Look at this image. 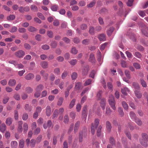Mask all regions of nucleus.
I'll return each instance as SVG.
<instances>
[{
	"mask_svg": "<svg viewBox=\"0 0 148 148\" xmlns=\"http://www.w3.org/2000/svg\"><path fill=\"white\" fill-rule=\"evenodd\" d=\"M95 73L96 71H92L90 73L89 77L93 78H94Z\"/></svg>",
	"mask_w": 148,
	"mask_h": 148,
	"instance_id": "obj_57",
	"label": "nucleus"
},
{
	"mask_svg": "<svg viewBox=\"0 0 148 148\" xmlns=\"http://www.w3.org/2000/svg\"><path fill=\"white\" fill-rule=\"evenodd\" d=\"M77 75L76 73L73 72L71 75V77L72 79L75 80L76 79L77 77Z\"/></svg>",
	"mask_w": 148,
	"mask_h": 148,
	"instance_id": "obj_41",
	"label": "nucleus"
},
{
	"mask_svg": "<svg viewBox=\"0 0 148 148\" xmlns=\"http://www.w3.org/2000/svg\"><path fill=\"white\" fill-rule=\"evenodd\" d=\"M78 51L76 49L75 47H73L71 50V53L74 55L76 54L77 53Z\"/></svg>",
	"mask_w": 148,
	"mask_h": 148,
	"instance_id": "obj_60",
	"label": "nucleus"
},
{
	"mask_svg": "<svg viewBox=\"0 0 148 148\" xmlns=\"http://www.w3.org/2000/svg\"><path fill=\"white\" fill-rule=\"evenodd\" d=\"M132 86L134 89V90H136L137 91L140 90V89L139 85V84L137 83L133 82L132 83Z\"/></svg>",
	"mask_w": 148,
	"mask_h": 148,
	"instance_id": "obj_9",
	"label": "nucleus"
},
{
	"mask_svg": "<svg viewBox=\"0 0 148 148\" xmlns=\"http://www.w3.org/2000/svg\"><path fill=\"white\" fill-rule=\"evenodd\" d=\"M98 38L100 41H105L106 40V36L104 34H100Z\"/></svg>",
	"mask_w": 148,
	"mask_h": 148,
	"instance_id": "obj_20",
	"label": "nucleus"
},
{
	"mask_svg": "<svg viewBox=\"0 0 148 148\" xmlns=\"http://www.w3.org/2000/svg\"><path fill=\"white\" fill-rule=\"evenodd\" d=\"M88 60L89 62L93 64L95 63L96 60L94 54L91 53L90 54Z\"/></svg>",
	"mask_w": 148,
	"mask_h": 148,
	"instance_id": "obj_5",
	"label": "nucleus"
},
{
	"mask_svg": "<svg viewBox=\"0 0 148 148\" xmlns=\"http://www.w3.org/2000/svg\"><path fill=\"white\" fill-rule=\"evenodd\" d=\"M81 83L78 82L76 83L75 86V89L77 90H78L80 89L81 87Z\"/></svg>",
	"mask_w": 148,
	"mask_h": 148,
	"instance_id": "obj_30",
	"label": "nucleus"
},
{
	"mask_svg": "<svg viewBox=\"0 0 148 148\" xmlns=\"http://www.w3.org/2000/svg\"><path fill=\"white\" fill-rule=\"evenodd\" d=\"M25 54V52L22 50H19L15 52V56L19 58L23 57Z\"/></svg>",
	"mask_w": 148,
	"mask_h": 148,
	"instance_id": "obj_4",
	"label": "nucleus"
},
{
	"mask_svg": "<svg viewBox=\"0 0 148 148\" xmlns=\"http://www.w3.org/2000/svg\"><path fill=\"white\" fill-rule=\"evenodd\" d=\"M144 76V75L143 74H141V77H142L140 79V83L142 85V86L144 87H147V84L146 82L145 81L143 78Z\"/></svg>",
	"mask_w": 148,
	"mask_h": 148,
	"instance_id": "obj_6",
	"label": "nucleus"
},
{
	"mask_svg": "<svg viewBox=\"0 0 148 148\" xmlns=\"http://www.w3.org/2000/svg\"><path fill=\"white\" fill-rule=\"evenodd\" d=\"M106 102V101L104 98H102L101 99L100 103L101 106L103 110L105 108Z\"/></svg>",
	"mask_w": 148,
	"mask_h": 148,
	"instance_id": "obj_12",
	"label": "nucleus"
},
{
	"mask_svg": "<svg viewBox=\"0 0 148 148\" xmlns=\"http://www.w3.org/2000/svg\"><path fill=\"white\" fill-rule=\"evenodd\" d=\"M134 121L139 126H141L142 124V122L137 117Z\"/></svg>",
	"mask_w": 148,
	"mask_h": 148,
	"instance_id": "obj_23",
	"label": "nucleus"
},
{
	"mask_svg": "<svg viewBox=\"0 0 148 148\" xmlns=\"http://www.w3.org/2000/svg\"><path fill=\"white\" fill-rule=\"evenodd\" d=\"M134 93L136 96L139 99L140 98L142 97V94L140 92V90H134Z\"/></svg>",
	"mask_w": 148,
	"mask_h": 148,
	"instance_id": "obj_15",
	"label": "nucleus"
},
{
	"mask_svg": "<svg viewBox=\"0 0 148 148\" xmlns=\"http://www.w3.org/2000/svg\"><path fill=\"white\" fill-rule=\"evenodd\" d=\"M15 16L14 15H10L7 17V19L8 21L13 20L15 19Z\"/></svg>",
	"mask_w": 148,
	"mask_h": 148,
	"instance_id": "obj_35",
	"label": "nucleus"
},
{
	"mask_svg": "<svg viewBox=\"0 0 148 148\" xmlns=\"http://www.w3.org/2000/svg\"><path fill=\"white\" fill-rule=\"evenodd\" d=\"M28 129V124L26 123H24L23 125L24 132H25V133L26 132Z\"/></svg>",
	"mask_w": 148,
	"mask_h": 148,
	"instance_id": "obj_40",
	"label": "nucleus"
},
{
	"mask_svg": "<svg viewBox=\"0 0 148 148\" xmlns=\"http://www.w3.org/2000/svg\"><path fill=\"white\" fill-rule=\"evenodd\" d=\"M139 25L140 27H143V28L141 30L142 33L145 36L148 37V32L147 31V28L142 23H140Z\"/></svg>",
	"mask_w": 148,
	"mask_h": 148,
	"instance_id": "obj_3",
	"label": "nucleus"
},
{
	"mask_svg": "<svg viewBox=\"0 0 148 148\" xmlns=\"http://www.w3.org/2000/svg\"><path fill=\"white\" fill-rule=\"evenodd\" d=\"M130 116L131 118V119L133 120L134 121L136 118V114L133 112H131L130 113Z\"/></svg>",
	"mask_w": 148,
	"mask_h": 148,
	"instance_id": "obj_17",
	"label": "nucleus"
},
{
	"mask_svg": "<svg viewBox=\"0 0 148 148\" xmlns=\"http://www.w3.org/2000/svg\"><path fill=\"white\" fill-rule=\"evenodd\" d=\"M108 103L112 108L114 110H116V102L114 97L112 95H110L109 96L108 100Z\"/></svg>",
	"mask_w": 148,
	"mask_h": 148,
	"instance_id": "obj_1",
	"label": "nucleus"
},
{
	"mask_svg": "<svg viewBox=\"0 0 148 148\" xmlns=\"http://www.w3.org/2000/svg\"><path fill=\"white\" fill-rule=\"evenodd\" d=\"M24 47L27 50H29L31 48L30 45L27 43L24 44Z\"/></svg>",
	"mask_w": 148,
	"mask_h": 148,
	"instance_id": "obj_59",
	"label": "nucleus"
},
{
	"mask_svg": "<svg viewBox=\"0 0 148 148\" xmlns=\"http://www.w3.org/2000/svg\"><path fill=\"white\" fill-rule=\"evenodd\" d=\"M106 128L108 131L110 132V131L112 126L110 123L109 121L106 122Z\"/></svg>",
	"mask_w": 148,
	"mask_h": 148,
	"instance_id": "obj_18",
	"label": "nucleus"
},
{
	"mask_svg": "<svg viewBox=\"0 0 148 148\" xmlns=\"http://www.w3.org/2000/svg\"><path fill=\"white\" fill-rule=\"evenodd\" d=\"M75 101L76 99H73L71 101L69 105V108L70 109H71L75 105Z\"/></svg>",
	"mask_w": 148,
	"mask_h": 148,
	"instance_id": "obj_22",
	"label": "nucleus"
},
{
	"mask_svg": "<svg viewBox=\"0 0 148 148\" xmlns=\"http://www.w3.org/2000/svg\"><path fill=\"white\" fill-rule=\"evenodd\" d=\"M14 98L17 100H19L20 99V97L19 95L18 94H15L14 96Z\"/></svg>",
	"mask_w": 148,
	"mask_h": 148,
	"instance_id": "obj_64",
	"label": "nucleus"
},
{
	"mask_svg": "<svg viewBox=\"0 0 148 148\" xmlns=\"http://www.w3.org/2000/svg\"><path fill=\"white\" fill-rule=\"evenodd\" d=\"M121 64L123 68H126L127 67V63L125 61L123 60L121 61Z\"/></svg>",
	"mask_w": 148,
	"mask_h": 148,
	"instance_id": "obj_37",
	"label": "nucleus"
},
{
	"mask_svg": "<svg viewBox=\"0 0 148 148\" xmlns=\"http://www.w3.org/2000/svg\"><path fill=\"white\" fill-rule=\"evenodd\" d=\"M88 67L84 69L82 72L83 75H87L88 71Z\"/></svg>",
	"mask_w": 148,
	"mask_h": 148,
	"instance_id": "obj_46",
	"label": "nucleus"
},
{
	"mask_svg": "<svg viewBox=\"0 0 148 148\" xmlns=\"http://www.w3.org/2000/svg\"><path fill=\"white\" fill-rule=\"evenodd\" d=\"M122 106L124 109L125 110H127L128 108V106L126 102L124 101L122 102Z\"/></svg>",
	"mask_w": 148,
	"mask_h": 148,
	"instance_id": "obj_32",
	"label": "nucleus"
},
{
	"mask_svg": "<svg viewBox=\"0 0 148 148\" xmlns=\"http://www.w3.org/2000/svg\"><path fill=\"white\" fill-rule=\"evenodd\" d=\"M42 139V136L41 135H39L36 138V141L37 143H39L41 141Z\"/></svg>",
	"mask_w": 148,
	"mask_h": 148,
	"instance_id": "obj_49",
	"label": "nucleus"
},
{
	"mask_svg": "<svg viewBox=\"0 0 148 148\" xmlns=\"http://www.w3.org/2000/svg\"><path fill=\"white\" fill-rule=\"evenodd\" d=\"M12 119L9 117L7 119L6 121V123L7 125H10L12 123Z\"/></svg>",
	"mask_w": 148,
	"mask_h": 148,
	"instance_id": "obj_26",
	"label": "nucleus"
},
{
	"mask_svg": "<svg viewBox=\"0 0 148 148\" xmlns=\"http://www.w3.org/2000/svg\"><path fill=\"white\" fill-rule=\"evenodd\" d=\"M148 140L140 139V144L144 147H147L148 145L147 142Z\"/></svg>",
	"mask_w": 148,
	"mask_h": 148,
	"instance_id": "obj_13",
	"label": "nucleus"
},
{
	"mask_svg": "<svg viewBox=\"0 0 148 148\" xmlns=\"http://www.w3.org/2000/svg\"><path fill=\"white\" fill-rule=\"evenodd\" d=\"M108 43L107 42H105L103 44H102L100 47V50L101 51H102L105 48L106 46L108 45Z\"/></svg>",
	"mask_w": 148,
	"mask_h": 148,
	"instance_id": "obj_58",
	"label": "nucleus"
},
{
	"mask_svg": "<svg viewBox=\"0 0 148 148\" xmlns=\"http://www.w3.org/2000/svg\"><path fill=\"white\" fill-rule=\"evenodd\" d=\"M28 30L29 32H34L37 31L36 28L32 26H29L28 28Z\"/></svg>",
	"mask_w": 148,
	"mask_h": 148,
	"instance_id": "obj_19",
	"label": "nucleus"
},
{
	"mask_svg": "<svg viewBox=\"0 0 148 148\" xmlns=\"http://www.w3.org/2000/svg\"><path fill=\"white\" fill-rule=\"evenodd\" d=\"M102 127L101 125L99 126L97 130V135L98 136H99L101 135V130Z\"/></svg>",
	"mask_w": 148,
	"mask_h": 148,
	"instance_id": "obj_52",
	"label": "nucleus"
},
{
	"mask_svg": "<svg viewBox=\"0 0 148 148\" xmlns=\"http://www.w3.org/2000/svg\"><path fill=\"white\" fill-rule=\"evenodd\" d=\"M28 114L26 113L24 114L22 116V119L24 121L26 120L28 118Z\"/></svg>",
	"mask_w": 148,
	"mask_h": 148,
	"instance_id": "obj_63",
	"label": "nucleus"
},
{
	"mask_svg": "<svg viewBox=\"0 0 148 148\" xmlns=\"http://www.w3.org/2000/svg\"><path fill=\"white\" fill-rule=\"evenodd\" d=\"M40 128L37 127L34 132V135H37L40 132Z\"/></svg>",
	"mask_w": 148,
	"mask_h": 148,
	"instance_id": "obj_47",
	"label": "nucleus"
},
{
	"mask_svg": "<svg viewBox=\"0 0 148 148\" xmlns=\"http://www.w3.org/2000/svg\"><path fill=\"white\" fill-rule=\"evenodd\" d=\"M17 30V27L16 26H13L11 29L10 30V32L11 33H14L16 32Z\"/></svg>",
	"mask_w": 148,
	"mask_h": 148,
	"instance_id": "obj_53",
	"label": "nucleus"
},
{
	"mask_svg": "<svg viewBox=\"0 0 148 148\" xmlns=\"http://www.w3.org/2000/svg\"><path fill=\"white\" fill-rule=\"evenodd\" d=\"M46 115L48 116H50L51 113V109L50 107L49 106H47L46 108Z\"/></svg>",
	"mask_w": 148,
	"mask_h": 148,
	"instance_id": "obj_11",
	"label": "nucleus"
},
{
	"mask_svg": "<svg viewBox=\"0 0 148 148\" xmlns=\"http://www.w3.org/2000/svg\"><path fill=\"white\" fill-rule=\"evenodd\" d=\"M58 115V110L56 109L55 110L53 115V119H54L55 118L57 117Z\"/></svg>",
	"mask_w": 148,
	"mask_h": 148,
	"instance_id": "obj_51",
	"label": "nucleus"
},
{
	"mask_svg": "<svg viewBox=\"0 0 148 148\" xmlns=\"http://www.w3.org/2000/svg\"><path fill=\"white\" fill-rule=\"evenodd\" d=\"M57 45V43L55 41H52L51 44V46L53 48H55Z\"/></svg>",
	"mask_w": 148,
	"mask_h": 148,
	"instance_id": "obj_44",
	"label": "nucleus"
},
{
	"mask_svg": "<svg viewBox=\"0 0 148 148\" xmlns=\"http://www.w3.org/2000/svg\"><path fill=\"white\" fill-rule=\"evenodd\" d=\"M25 140L23 139L20 140L19 142V148H24V146Z\"/></svg>",
	"mask_w": 148,
	"mask_h": 148,
	"instance_id": "obj_21",
	"label": "nucleus"
},
{
	"mask_svg": "<svg viewBox=\"0 0 148 148\" xmlns=\"http://www.w3.org/2000/svg\"><path fill=\"white\" fill-rule=\"evenodd\" d=\"M92 81V80L91 79H88L85 82L84 84V85L85 86H86L89 85L91 83Z\"/></svg>",
	"mask_w": 148,
	"mask_h": 148,
	"instance_id": "obj_62",
	"label": "nucleus"
},
{
	"mask_svg": "<svg viewBox=\"0 0 148 148\" xmlns=\"http://www.w3.org/2000/svg\"><path fill=\"white\" fill-rule=\"evenodd\" d=\"M134 56L140 59L142 56L140 53L138 52H136L134 53Z\"/></svg>",
	"mask_w": 148,
	"mask_h": 148,
	"instance_id": "obj_36",
	"label": "nucleus"
},
{
	"mask_svg": "<svg viewBox=\"0 0 148 148\" xmlns=\"http://www.w3.org/2000/svg\"><path fill=\"white\" fill-rule=\"evenodd\" d=\"M114 30V28L113 27H110L107 31V34L109 36H110Z\"/></svg>",
	"mask_w": 148,
	"mask_h": 148,
	"instance_id": "obj_27",
	"label": "nucleus"
},
{
	"mask_svg": "<svg viewBox=\"0 0 148 148\" xmlns=\"http://www.w3.org/2000/svg\"><path fill=\"white\" fill-rule=\"evenodd\" d=\"M101 82L103 85V88L105 89H106L107 88V87L106 85V82L104 79L103 78H102L101 79Z\"/></svg>",
	"mask_w": 148,
	"mask_h": 148,
	"instance_id": "obj_55",
	"label": "nucleus"
},
{
	"mask_svg": "<svg viewBox=\"0 0 148 148\" xmlns=\"http://www.w3.org/2000/svg\"><path fill=\"white\" fill-rule=\"evenodd\" d=\"M16 83V80L13 79H10L8 82V85L11 86H14Z\"/></svg>",
	"mask_w": 148,
	"mask_h": 148,
	"instance_id": "obj_8",
	"label": "nucleus"
},
{
	"mask_svg": "<svg viewBox=\"0 0 148 148\" xmlns=\"http://www.w3.org/2000/svg\"><path fill=\"white\" fill-rule=\"evenodd\" d=\"M142 138L140 139L148 140V135L146 133H142Z\"/></svg>",
	"mask_w": 148,
	"mask_h": 148,
	"instance_id": "obj_33",
	"label": "nucleus"
},
{
	"mask_svg": "<svg viewBox=\"0 0 148 148\" xmlns=\"http://www.w3.org/2000/svg\"><path fill=\"white\" fill-rule=\"evenodd\" d=\"M86 110L87 108L86 107H84L83 109L82 112V116H84V117H85L86 116Z\"/></svg>",
	"mask_w": 148,
	"mask_h": 148,
	"instance_id": "obj_31",
	"label": "nucleus"
},
{
	"mask_svg": "<svg viewBox=\"0 0 148 148\" xmlns=\"http://www.w3.org/2000/svg\"><path fill=\"white\" fill-rule=\"evenodd\" d=\"M37 16L42 20H45V19L43 15L41 13H37Z\"/></svg>",
	"mask_w": 148,
	"mask_h": 148,
	"instance_id": "obj_42",
	"label": "nucleus"
},
{
	"mask_svg": "<svg viewBox=\"0 0 148 148\" xmlns=\"http://www.w3.org/2000/svg\"><path fill=\"white\" fill-rule=\"evenodd\" d=\"M107 87L111 91H112L113 90V86L112 83L110 82H108L107 83Z\"/></svg>",
	"mask_w": 148,
	"mask_h": 148,
	"instance_id": "obj_29",
	"label": "nucleus"
},
{
	"mask_svg": "<svg viewBox=\"0 0 148 148\" xmlns=\"http://www.w3.org/2000/svg\"><path fill=\"white\" fill-rule=\"evenodd\" d=\"M44 87L41 84H40L37 86L35 89V90L36 92L41 91L43 89Z\"/></svg>",
	"mask_w": 148,
	"mask_h": 148,
	"instance_id": "obj_10",
	"label": "nucleus"
},
{
	"mask_svg": "<svg viewBox=\"0 0 148 148\" xmlns=\"http://www.w3.org/2000/svg\"><path fill=\"white\" fill-rule=\"evenodd\" d=\"M64 99L62 97L60 98L58 100L57 103V105L58 106H61L63 102Z\"/></svg>",
	"mask_w": 148,
	"mask_h": 148,
	"instance_id": "obj_43",
	"label": "nucleus"
},
{
	"mask_svg": "<svg viewBox=\"0 0 148 148\" xmlns=\"http://www.w3.org/2000/svg\"><path fill=\"white\" fill-rule=\"evenodd\" d=\"M34 76L33 74L29 73L25 77V78L27 80H30L33 78Z\"/></svg>",
	"mask_w": 148,
	"mask_h": 148,
	"instance_id": "obj_14",
	"label": "nucleus"
},
{
	"mask_svg": "<svg viewBox=\"0 0 148 148\" xmlns=\"http://www.w3.org/2000/svg\"><path fill=\"white\" fill-rule=\"evenodd\" d=\"M54 73L58 75L60 74V69L59 68H57L54 69Z\"/></svg>",
	"mask_w": 148,
	"mask_h": 148,
	"instance_id": "obj_56",
	"label": "nucleus"
},
{
	"mask_svg": "<svg viewBox=\"0 0 148 148\" xmlns=\"http://www.w3.org/2000/svg\"><path fill=\"white\" fill-rule=\"evenodd\" d=\"M130 91L128 88L127 87H124L121 89V92L123 94L127 96V93Z\"/></svg>",
	"mask_w": 148,
	"mask_h": 148,
	"instance_id": "obj_7",
	"label": "nucleus"
},
{
	"mask_svg": "<svg viewBox=\"0 0 148 148\" xmlns=\"http://www.w3.org/2000/svg\"><path fill=\"white\" fill-rule=\"evenodd\" d=\"M96 3V1L95 0H93L90 3L88 4L87 6L88 7L91 8L94 6Z\"/></svg>",
	"mask_w": 148,
	"mask_h": 148,
	"instance_id": "obj_34",
	"label": "nucleus"
},
{
	"mask_svg": "<svg viewBox=\"0 0 148 148\" xmlns=\"http://www.w3.org/2000/svg\"><path fill=\"white\" fill-rule=\"evenodd\" d=\"M118 112L120 115L121 116H123L124 114L122 108L121 107H119L118 108Z\"/></svg>",
	"mask_w": 148,
	"mask_h": 148,
	"instance_id": "obj_39",
	"label": "nucleus"
},
{
	"mask_svg": "<svg viewBox=\"0 0 148 148\" xmlns=\"http://www.w3.org/2000/svg\"><path fill=\"white\" fill-rule=\"evenodd\" d=\"M10 146L11 148H16L18 146L17 142L16 141H12L11 142Z\"/></svg>",
	"mask_w": 148,
	"mask_h": 148,
	"instance_id": "obj_16",
	"label": "nucleus"
},
{
	"mask_svg": "<svg viewBox=\"0 0 148 148\" xmlns=\"http://www.w3.org/2000/svg\"><path fill=\"white\" fill-rule=\"evenodd\" d=\"M36 140L34 139H32L30 142V146L32 147H34L36 144Z\"/></svg>",
	"mask_w": 148,
	"mask_h": 148,
	"instance_id": "obj_38",
	"label": "nucleus"
},
{
	"mask_svg": "<svg viewBox=\"0 0 148 148\" xmlns=\"http://www.w3.org/2000/svg\"><path fill=\"white\" fill-rule=\"evenodd\" d=\"M133 65L136 69H139L140 68V64L137 63H134L133 64Z\"/></svg>",
	"mask_w": 148,
	"mask_h": 148,
	"instance_id": "obj_50",
	"label": "nucleus"
},
{
	"mask_svg": "<svg viewBox=\"0 0 148 148\" xmlns=\"http://www.w3.org/2000/svg\"><path fill=\"white\" fill-rule=\"evenodd\" d=\"M6 126L4 123H3L0 126V130L2 132H4L6 130Z\"/></svg>",
	"mask_w": 148,
	"mask_h": 148,
	"instance_id": "obj_24",
	"label": "nucleus"
},
{
	"mask_svg": "<svg viewBox=\"0 0 148 148\" xmlns=\"http://www.w3.org/2000/svg\"><path fill=\"white\" fill-rule=\"evenodd\" d=\"M47 33V35L49 38H52L53 36V33L51 31H48Z\"/></svg>",
	"mask_w": 148,
	"mask_h": 148,
	"instance_id": "obj_54",
	"label": "nucleus"
},
{
	"mask_svg": "<svg viewBox=\"0 0 148 148\" xmlns=\"http://www.w3.org/2000/svg\"><path fill=\"white\" fill-rule=\"evenodd\" d=\"M125 74L128 79H130L131 76L130 75V72L129 71L127 70H125Z\"/></svg>",
	"mask_w": 148,
	"mask_h": 148,
	"instance_id": "obj_28",
	"label": "nucleus"
},
{
	"mask_svg": "<svg viewBox=\"0 0 148 148\" xmlns=\"http://www.w3.org/2000/svg\"><path fill=\"white\" fill-rule=\"evenodd\" d=\"M99 123V120L98 119H96L95 120L94 125L93 123L91 124V132L92 134L93 135L94 134L95 130L97 127Z\"/></svg>",
	"mask_w": 148,
	"mask_h": 148,
	"instance_id": "obj_2",
	"label": "nucleus"
},
{
	"mask_svg": "<svg viewBox=\"0 0 148 148\" xmlns=\"http://www.w3.org/2000/svg\"><path fill=\"white\" fill-rule=\"evenodd\" d=\"M138 13L142 17H143L146 16L145 13L143 11L140 10L138 12Z\"/></svg>",
	"mask_w": 148,
	"mask_h": 148,
	"instance_id": "obj_48",
	"label": "nucleus"
},
{
	"mask_svg": "<svg viewBox=\"0 0 148 148\" xmlns=\"http://www.w3.org/2000/svg\"><path fill=\"white\" fill-rule=\"evenodd\" d=\"M95 29L94 27L90 26V27L89 32L91 34H93L94 33Z\"/></svg>",
	"mask_w": 148,
	"mask_h": 148,
	"instance_id": "obj_45",
	"label": "nucleus"
},
{
	"mask_svg": "<svg viewBox=\"0 0 148 148\" xmlns=\"http://www.w3.org/2000/svg\"><path fill=\"white\" fill-rule=\"evenodd\" d=\"M41 66L44 69L48 67V63L46 61H43L41 63Z\"/></svg>",
	"mask_w": 148,
	"mask_h": 148,
	"instance_id": "obj_25",
	"label": "nucleus"
},
{
	"mask_svg": "<svg viewBox=\"0 0 148 148\" xmlns=\"http://www.w3.org/2000/svg\"><path fill=\"white\" fill-rule=\"evenodd\" d=\"M102 91L101 90H100L98 92L97 94V97L98 98V100L100 99L101 97V96L102 94Z\"/></svg>",
	"mask_w": 148,
	"mask_h": 148,
	"instance_id": "obj_61",
	"label": "nucleus"
}]
</instances>
